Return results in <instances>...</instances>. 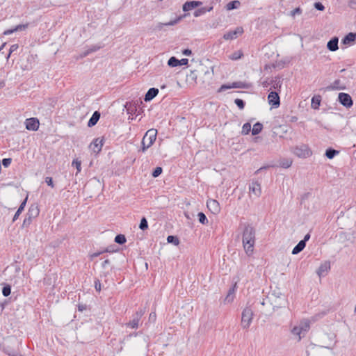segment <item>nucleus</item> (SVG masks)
Listing matches in <instances>:
<instances>
[{
	"label": "nucleus",
	"instance_id": "338daca9",
	"mask_svg": "<svg viewBox=\"0 0 356 356\" xmlns=\"http://www.w3.org/2000/svg\"><path fill=\"white\" fill-rule=\"evenodd\" d=\"M268 168V167H262V168H260L259 170H257L254 172V174H255V175H258V174H259V172H261V171H262V170H266Z\"/></svg>",
	"mask_w": 356,
	"mask_h": 356
},
{
	"label": "nucleus",
	"instance_id": "aec40b11",
	"mask_svg": "<svg viewBox=\"0 0 356 356\" xmlns=\"http://www.w3.org/2000/svg\"><path fill=\"white\" fill-rule=\"evenodd\" d=\"M207 206L213 213H218L220 210L218 202L215 200H209Z\"/></svg>",
	"mask_w": 356,
	"mask_h": 356
},
{
	"label": "nucleus",
	"instance_id": "6e6d98bb",
	"mask_svg": "<svg viewBox=\"0 0 356 356\" xmlns=\"http://www.w3.org/2000/svg\"><path fill=\"white\" fill-rule=\"evenodd\" d=\"M302 12V9L300 7H298V8H296L294 10L291 11V15L293 17L296 14H298V15L301 14Z\"/></svg>",
	"mask_w": 356,
	"mask_h": 356
},
{
	"label": "nucleus",
	"instance_id": "39448f33",
	"mask_svg": "<svg viewBox=\"0 0 356 356\" xmlns=\"http://www.w3.org/2000/svg\"><path fill=\"white\" fill-rule=\"evenodd\" d=\"M253 316V311L250 307H247L243 310L241 325L243 329H248L250 326Z\"/></svg>",
	"mask_w": 356,
	"mask_h": 356
},
{
	"label": "nucleus",
	"instance_id": "f257e3e1",
	"mask_svg": "<svg viewBox=\"0 0 356 356\" xmlns=\"http://www.w3.org/2000/svg\"><path fill=\"white\" fill-rule=\"evenodd\" d=\"M242 242L245 253L250 256L254 251L255 243V229L250 224H244Z\"/></svg>",
	"mask_w": 356,
	"mask_h": 356
},
{
	"label": "nucleus",
	"instance_id": "72a5a7b5",
	"mask_svg": "<svg viewBox=\"0 0 356 356\" xmlns=\"http://www.w3.org/2000/svg\"><path fill=\"white\" fill-rule=\"evenodd\" d=\"M240 5H241V2L239 1H238V0L232 1L226 5V9L227 10H232L234 9H236L239 7Z\"/></svg>",
	"mask_w": 356,
	"mask_h": 356
},
{
	"label": "nucleus",
	"instance_id": "bb28decb",
	"mask_svg": "<svg viewBox=\"0 0 356 356\" xmlns=\"http://www.w3.org/2000/svg\"><path fill=\"white\" fill-rule=\"evenodd\" d=\"M322 97L320 95H314L312 98L311 106L313 109H318L321 105Z\"/></svg>",
	"mask_w": 356,
	"mask_h": 356
},
{
	"label": "nucleus",
	"instance_id": "8fccbe9b",
	"mask_svg": "<svg viewBox=\"0 0 356 356\" xmlns=\"http://www.w3.org/2000/svg\"><path fill=\"white\" fill-rule=\"evenodd\" d=\"M291 163H292V161L289 159H285L284 161H282L280 162V165L282 167V168H289L291 165Z\"/></svg>",
	"mask_w": 356,
	"mask_h": 356
},
{
	"label": "nucleus",
	"instance_id": "a878e982",
	"mask_svg": "<svg viewBox=\"0 0 356 356\" xmlns=\"http://www.w3.org/2000/svg\"><path fill=\"white\" fill-rule=\"evenodd\" d=\"M272 84V88L275 90V91L280 92L281 87L282 85V79L280 76H275L274 79H273L270 82Z\"/></svg>",
	"mask_w": 356,
	"mask_h": 356
},
{
	"label": "nucleus",
	"instance_id": "864d4df0",
	"mask_svg": "<svg viewBox=\"0 0 356 356\" xmlns=\"http://www.w3.org/2000/svg\"><path fill=\"white\" fill-rule=\"evenodd\" d=\"M314 7L320 11H323L325 10V6L321 2H315L314 4Z\"/></svg>",
	"mask_w": 356,
	"mask_h": 356
},
{
	"label": "nucleus",
	"instance_id": "6e6552de",
	"mask_svg": "<svg viewBox=\"0 0 356 356\" xmlns=\"http://www.w3.org/2000/svg\"><path fill=\"white\" fill-rule=\"evenodd\" d=\"M145 314V311L142 309L137 311L134 315L133 318L129 323H126V326L127 327H130L131 329H137L139 326V322L140 321L141 317Z\"/></svg>",
	"mask_w": 356,
	"mask_h": 356
},
{
	"label": "nucleus",
	"instance_id": "cd10ccee",
	"mask_svg": "<svg viewBox=\"0 0 356 356\" xmlns=\"http://www.w3.org/2000/svg\"><path fill=\"white\" fill-rule=\"evenodd\" d=\"M234 293H235L234 287H233L229 290L227 295L224 298V300H223L224 304H225V305L230 304L234 301V297H235Z\"/></svg>",
	"mask_w": 356,
	"mask_h": 356
},
{
	"label": "nucleus",
	"instance_id": "4c0bfd02",
	"mask_svg": "<svg viewBox=\"0 0 356 356\" xmlns=\"http://www.w3.org/2000/svg\"><path fill=\"white\" fill-rule=\"evenodd\" d=\"M234 103L236 104V105L238 106V108L240 110H243L245 108V102L241 99H239V98L235 99Z\"/></svg>",
	"mask_w": 356,
	"mask_h": 356
},
{
	"label": "nucleus",
	"instance_id": "c9c22d12",
	"mask_svg": "<svg viewBox=\"0 0 356 356\" xmlns=\"http://www.w3.org/2000/svg\"><path fill=\"white\" fill-rule=\"evenodd\" d=\"M243 56V54L241 50L236 51L232 54L229 57L231 60H236L241 58Z\"/></svg>",
	"mask_w": 356,
	"mask_h": 356
},
{
	"label": "nucleus",
	"instance_id": "7c9ffc66",
	"mask_svg": "<svg viewBox=\"0 0 356 356\" xmlns=\"http://www.w3.org/2000/svg\"><path fill=\"white\" fill-rule=\"evenodd\" d=\"M339 153V151L336 150L332 147H329L326 149L325 155V156L329 159H333L336 155H337Z\"/></svg>",
	"mask_w": 356,
	"mask_h": 356
},
{
	"label": "nucleus",
	"instance_id": "bf43d9fd",
	"mask_svg": "<svg viewBox=\"0 0 356 356\" xmlns=\"http://www.w3.org/2000/svg\"><path fill=\"white\" fill-rule=\"evenodd\" d=\"M31 222H32V220L26 216V218L23 222V226L28 227L31 223Z\"/></svg>",
	"mask_w": 356,
	"mask_h": 356
},
{
	"label": "nucleus",
	"instance_id": "0eeeda50",
	"mask_svg": "<svg viewBox=\"0 0 356 356\" xmlns=\"http://www.w3.org/2000/svg\"><path fill=\"white\" fill-rule=\"evenodd\" d=\"M293 153L300 158H307L312 155V152L307 145L301 144L294 148Z\"/></svg>",
	"mask_w": 356,
	"mask_h": 356
},
{
	"label": "nucleus",
	"instance_id": "a19ab883",
	"mask_svg": "<svg viewBox=\"0 0 356 356\" xmlns=\"http://www.w3.org/2000/svg\"><path fill=\"white\" fill-rule=\"evenodd\" d=\"M167 241L170 243H173L175 245H179V240L177 236H168L167 238Z\"/></svg>",
	"mask_w": 356,
	"mask_h": 356
},
{
	"label": "nucleus",
	"instance_id": "2eb2a0df",
	"mask_svg": "<svg viewBox=\"0 0 356 356\" xmlns=\"http://www.w3.org/2000/svg\"><path fill=\"white\" fill-rule=\"evenodd\" d=\"M202 5V2L200 1H188L184 3L182 9L184 12H188Z\"/></svg>",
	"mask_w": 356,
	"mask_h": 356
},
{
	"label": "nucleus",
	"instance_id": "a18cd8bd",
	"mask_svg": "<svg viewBox=\"0 0 356 356\" xmlns=\"http://www.w3.org/2000/svg\"><path fill=\"white\" fill-rule=\"evenodd\" d=\"M139 227L142 230H145L148 227V223L145 218L141 219Z\"/></svg>",
	"mask_w": 356,
	"mask_h": 356
},
{
	"label": "nucleus",
	"instance_id": "603ef678",
	"mask_svg": "<svg viewBox=\"0 0 356 356\" xmlns=\"http://www.w3.org/2000/svg\"><path fill=\"white\" fill-rule=\"evenodd\" d=\"M19 46L17 44H14L13 45L10 46V49H9V54H8L7 56V59H8V58L10 57V56L11 55V54L14 51H15L17 49H18Z\"/></svg>",
	"mask_w": 356,
	"mask_h": 356
},
{
	"label": "nucleus",
	"instance_id": "69168bd1",
	"mask_svg": "<svg viewBox=\"0 0 356 356\" xmlns=\"http://www.w3.org/2000/svg\"><path fill=\"white\" fill-rule=\"evenodd\" d=\"M46 183L47 184L48 186L54 187L53 179H46Z\"/></svg>",
	"mask_w": 356,
	"mask_h": 356
},
{
	"label": "nucleus",
	"instance_id": "09e8293b",
	"mask_svg": "<svg viewBox=\"0 0 356 356\" xmlns=\"http://www.w3.org/2000/svg\"><path fill=\"white\" fill-rule=\"evenodd\" d=\"M11 293V288L9 285L3 286L2 289V293L5 297L8 296Z\"/></svg>",
	"mask_w": 356,
	"mask_h": 356
},
{
	"label": "nucleus",
	"instance_id": "f3484780",
	"mask_svg": "<svg viewBox=\"0 0 356 356\" xmlns=\"http://www.w3.org/2000/svg\"><path fill=\"white\" fill-rule=\"evenodd\" d=\"M40 213V209L38 208V206L37 204H31V207L29 209V211L26 213V217L31 220L33 219L37 218Z\"/></svg>",
	"mask_w": 356,
	"mask_h": 356
},
{
	"label": "nucleus",
	"instance_id": "c756f323",
	"mask_svg": "<svg viewBox=\"0 0 356 356\" xmlns=\"http://www.w3.org/2000/svg\"><path fill=\"white\" fill-rule=\"evenodd\" d=\"M125 108L129 114L134 115L137 112V106L130 102H127Z\"/></svg>",
	"mask_w": 356,
	"mask_h": 356
},
{
	"label": "nucleus",
	"instance_id": "b1692460",
	"mask_svg": "<svg viewBox=\"0 0 356 356\" xmlns=\"http://www.w3.org/2000/svg\"><path fill=\"white\" fill-rule=\"evenodd\" d=\"M159 93V89L156 88H149L145 95L144 100L147 102L152 100Z\"/></svg>",
	"mask_w": 356,
	"mask_h": 356
},
{
	"label": "nucleus",
	"instance_id": "a211bd4d",
	"mask_svg": "<svg viewBox=\"0 0 356 356\" xmlns=\"http://www.w3.org/2000/svg\"><path fill=\"white\" fill-rule=\"evenodd\" d=\"M356 42V33L350 32L346 34L341 40V43L344 45H351Z\"/></svg>",
	"mask_w": 356,
	"mask_h": 356
},
{
	"label": "nucleus",
	"instance_id": "de8ad7c7",
	"mask_svg": "<svg viewBox=\"0 0 356 356\" xmlns=\"http://www.w3.org/2000/svg\"><path fill=\"white\" fill-rule=\"evenodd\" d=\"M182 17H183L182 16H179L178 17H177L175 19L171 20V21H170L168 23L162 24V25H164V26H173V25L176 24L177 23H178L182 19Z\"/></svg>",
	"mask_w": 356,
	"mask_h": 356
},
{
	"label": "nucleus",
	"instance_id": "79ce46f5",
	"mask_svg": "<svg viewBox=\"0 0 356 356\" xmlns=\"http://www.w3.org/2000/svg\"><path fill=\"white\" fill-rule=\"evenodd\" d=\"M207 13V10H205L204 7L200 8L195 10L193 15L195 17H200L202 15H204Z\"/></svg>",
	"mask_w": 356,
	"mask_h": 356
},
{
	"label": "nucleus",
	"instance_id": "37998d69",
	"mask_svg": "<svg viewBox=\"0 0 356 356\" xmlns=\"http://www.w3.org/2000/svg\"><path fill=\"white\" fill-rule=\"evenodd\" d=\"M197 216H198L200 222H201L203 225H206L208 223V220H207L206 216L203 213H202V212L198 213Z\"/></svg>",
	"mask_w": 356,
	"mask_h": 356
},
{
	"label": "nucleus",
	"instance_id": "4d7b16f0",
	"mask_svg": "<svg viewBox=\"0 0 356 356\" xmlns=\"http://www.w3.org/2000/svg\"><path fill=\"white\" fill-rule=\"evenodd\" d=\"M348 6L353 10H356V0H349Z\"/></svg>",
	"mask_w": 356,
	"mask_h": 356
},
{
	"label": "nucleus",
	"instance_id": "ddd939ff",
	"mask_svg": "<svg viewBox=\"0 0 356 356\" xmlns=\"http://www.w3.org/2000/svg\"><path fill=\"white\" fill-rule=\"evenodd\" d=\"M104 138L102 137L95 138L92 142L90 145V147L92 149V151L95 153H99L101 152L102 147L104 145Z\"/></svg>",
	"mask_w": 356,
	"mask_h": 356
},
{
	"label": "nucleus",
	"instance_id": "4468645a",
	"mask_svg": "<svg viewBox=\"0 0 356 356\" xmlns=\"http://www.w3.org/2000/svg\"><path fill=\"white\" fill-rule=\"evenodd\" d=\"M188 63V59L187 58H182L181 60L177 59L175 56H172L169 58L168 60V65L170 67H177V66H181V65H186Z\"/></svg>",
	"mask_w": 356,
	"mask_h": 356
},
{
	"label": "nucleus",
	"instance_id": "f8f14e48",
	"mask_svg": "<svg viewBox=\"0 0 356 356\" xmlns=\"http://www.w3.org/2000/svg\"><path fill=\"white\" fill-rule=\"evenodd\" d=\"M40 122L38 118H31L25 121L26 129L29 131H37L39 128Z\"/></svg>",
	"mask_w": 356,
	"mask_h": 356
},
{
	"label": "nucleus",
	"instance_id": "5701e85b",
	"mask_svg": "<svg viewBox=\"0 0 356 356\" xmlns=\"http://www.w3.org/2000/svg\"><path fill=\"white\" fill-rule=\"evenodd\" d=\"M330 269V262L325 261L322 264L317 270V274L319 277L325 276Z\"/></svg>",
	"mask_w": 356,
	"mask_h": 356
},
{
	"label": "nucleus",
	"instance_id": "0e129e2a",
	"mask_svg": "<svg viewBox=\"0 0 356 356\" xmlns=\"http://www.w3.org/2000/svg\"><path fill=\"white\" fill-rule=\"evenodd\" d=\"M155 319H156V313L155 312H152L149 314V320L155 321Z\"/></svg>",
	"mask_w": 356,
	"mask_h": 356
},
{
	"label": "nucleus",
	"instance_id": "9b49d317",
	"mask_svg": "<svg viewBox=\"0 0 356 356\" xmlns=\"http://www.w3.org/2000/svg\"><path fill=\"white\" fill-rule=\"evenodd\" d=\"M243 28L242 26H238L234 31H229L225 33L222 38L226 40H232L237 38L239 35H241L243 33Z\"/></svg>",
	"mask_w": 356,
	"mask_h": 356
},
{
	"label": "nucleus",
	"instance_id": "4be33fe9",
	"mask_svg": "<svg viewBox=\"0 0 356 356\" xmlns=\"http://www.w3.org/2000/svg\"><path fill=\"white\" fill-rule=\"evenodd\" d=\"M339 38L337 36L332 38L327 43V48L331 51H335L339 49Z\"/></svg>",
	"mask_w": 356,
	"mask_h": 356
},
{
	"label": "nucleus",
	"instance_id": "2f4dec72",
	"mask_svg": "<svg viewBox=\"0 0 356 356\" xmlns=\"http://www.w3.org/2000/svg\"><path fill=\"white\" fill-rule=\"evenodd\" d=\"M262 129H263V124L259 122H256L253 125V127L252 129V134L253 136H256V135L259 134L262 131Z\"/></svg>",
	"mask_w": 356,
	"mask_h": 356
},
{
	"label": "nucleus",
	"instance_id": "3c124183",
	"mask_svg": "<svg viewBox=\"0 0 356 356\" xmlns=\"http://www.w3.org/2000/svg\"><path fill=\"white\" fill-rule=\"evenodd\" d=\"M232 88V83H227V84H222L220 88L218 90V92H222V91H225L226 90H228V89H231Z\"/></svg>",
	"mask_w": 356,
	"mask_h": 356
},
{
	"label": "nucleus",
	"instance_id": "58836bf2",
	"mask_svg": "<svg viewBox=\"0 0 356 356\" xmlns=\"http://www.w3.org/2000/svg\"><path fill=\"white\" fill-rule=\"evenodd\" d=\"M162 172H163V168L160 166H157L152 172V176L153 177L156 178V177H159V175H161Z\"/></svg>",
	"mask_w": 356,
	"mask_h": 356
},
{
	"label": "nucleus",
	"instance_id": "774afa93",
	"mask_svg": "<svg viewBox=\"0 0 356 356\" xmlns=\"http://www.w3.org/2000/svg\"><path fill=\"white\" fill-rule=\"evenodd\" d=\"M110 264V261L108 259H106L102 264L103 268H105L106 265Z\"/></svg>",
	"mask_w": 356,
	"mask_h": 356
},
{
	"label": "nucleus",
	"instance_id": "412c9836",
	"mask_svg": "<svg viewBox=\"0 0 356 356\" xmlns=\"http://www.w3.org/2000/svg\"><path fill=\"white\" fill-rule=\"evenodd\" d=\"M250 193L254 195L257 197H259L261 194V189L260 186V184H259L257 181H253L250 185Z\"/></svg>",
	"mask_w": 356,
	"mask_h": 356
},
{
	"label": "nucleus",
	"instance_id": "1a4fd4ad",
	"mask_svg": "<svg viewBox=\"0 0 356 356\" xmlns=\"http://www.w3.org/2000/svg\"><path fill=\"white\" fill-rule=\"evenodd\" d=\"M339 102L346 108L352 107L353 105V101L351 96L345 92H340L338 95Z\"/></svg>",
	"mask_w": 356,
	"mask_h": 356
},
{
	"label": "nucleus",
	"instance_id": "f704fd0d",
	"mask_svg": "<svg viewBox=\"0 0 356 356\" xmlns=\"http://www.w3.org/2000/svg\"><path fill=\"white\" fill-rule=\"evenodd\" d=\"M249 84L243 81H236L232 83V88H248Z\"/></svg>",
	"mask_w": 356,
	"mask_h": 356
},
{
	"label": "nucleus",
	"instance_id": "ea45409f",
	"mask_svg": "<svg viewBox=\"0 0 356 356\" xmlns=\"http://www.w3.org/2000/svg\"><path fill=\"white\" fill-rule=\"evenodd\" d=\"M115 242L118 244H124L126 242V238L123 234H118L115 238Z\"/></svg>",
	"mask_w": 356,
	"mask_h": 356
},
{
	"label": "nucleus",
	"instance_id": "473e14b6",
	"mask_svg": "<svg viewBox=\"0 0 356 356\" xmlns=\"http://www.w3.org/2000/svg\"><path fill=\"white\" fill-rule=\"evenodd\" d=\"M305 244L304 241H300L293 249L292 254H297L300 252L305 248Z\"/></svg>",
	"mask_w": 356,
	"mask_h": 356
},
{
	"label": "nucleus",
	"instance_id": "e433bc0d",
	"mask_svg": "<svg viewBox=\"0 0 356 356\" xmlns=\"http://www.w3.org/2000/svg\"><path fill=\"white\" fill-rule=\"evenodd\" d=\"M250 131H252L251 124L250 122L245 123L242 127V135H248Z\"/></svg>",
	"mask_w": 356,
	"mask_h": 356
},
{
	"label": "nucleus",
	"instance_id": "20e7f679",
	"mask_svg": "<svg viewBox=\"0 0 356 356\" xmlns=\"http://www.w3.org/2000/svg\"><path fill=\"white\" fill-rule=\"evenodd\" d=\"M268 300L273 305L274 310L284 307L286 302L284 296L281 293L277 296L275 293H273L268 296Z\"/></svg>",
	"mask_w": 356,
	"mask_h": 356
},
{
	"label": "nucleus",
	"instance_id": "13d9d810",
	"mask_svg": "<svg viewBox=\"0 0 356 356\" xmlns=\"http://www.w3.org/2000/svg\"><path fill=\"white\" fill-rule=\"evenodd\" d=\"M95 288L97 291L99 292L101 291V282L99 280L95 281Z\"/></svg>",
	"mask_w": 356,
	"mask_h": 356
},
{
	"label": "nucleus",
	"instance_id": "f03ea898",
	"mask_svg": "<svg viewBox=\"0 0 356 356\" xmlns=\"http://www.w3.org/2000/svg\"><path fill=\"white\" fill-rule=\"evenodd\" d=\"M310 328V323L307 319H302L297 325H294L291 332L295 339L300 341L302 338L305 337Z\"/></svg>",
	"mask_w": 356,
	"mask_h": 356
},
{
	"label": "nucleus",
	"instance_id": "680f3d73",
	"mask_svg": "<svg viewBox=\"0 0 356 356\" xmlns=\"http://www.w3.org/2000/svg\"><path fill=\"white\" fill-rule=\"evenodd\" d=\"M14 32H15V27L13 29H10L6 30L3 32V35H10V34L13 33Z\"/></svg>",
	"mask_w": 356,
	"mask_h": 356
},
{
	"label": "nucleus",
	"instance_id": "393cba45",
	"mask_svg": "<svg viewBox=\"0 0 356 356\" xmlns=\"http://www.w3.org/2000/svg\"><path fill=\"white\" fill-rule=\"evenodd\" d=\"M100 116H101V114H100L99 111H95L88 122V124H87L88 127H94L99 121Z\"/></svg>",
	"mask_w": 356,
	"mask_h": 356
},
{
	"label": "nucleus",
	"instance_id": "7ed1b4c3",
	"mask_svg": "<svg viewBox=\"0 0 356 356\" xmlns=\"http://www.w3.org/2000/svg\"><path fill=\"white\" fill-rule=\"evenodd\" d=\"M157 131L154 129H149L143 136L142 140V149L141 150L144 152L149 147H150L156 139Z\"/></svg>",
	"mask_w": 356,
	"mask_h": 356
},
{
	"label": "nucleus",
	"instance_id": "c03bdc74",
	"mask_svg": "<svg viewBox=\"0 0 356 356\" xmlns=\"http://www.w3.org/2000/svg\"><path fill=\"white\" fill-rule=\"evenodd\" d=\"M81 161L80 160H79L78 159L73 160L72 166H74L76 168L77 172H81Z\"/></svg>",
	"mask_w": 356,
	"mask_h": 356
},
{
	"label": "nucleus",
	"instance_id": "c85d7f7f",
	"mask_svg": "<svg viewBox=\"0 0 356 356\" xmlns=\"http://www.w3.org/2000/svg\"><path fill=\"white\" fill-rule=\"evenodd\" d=\"M27 199H28V197L26 196V197L21 203L19 207L18 208L17 211H16V213H15V216L13 217V221H15L18 218V217L19 216V215L21 214L22 211L24 209V207H25L26 204Z\"/></svg>",
	"mask_w": 356,
	"mask_h": 356
},
{
	"label": "nucleus",
	"instance_id": "423d86ee",
	"mask_svg": "<svg viewBox=\"0 0 356 356\" xmlns=\"http://www.w3.org/2000/svg\"><path fill=\"white\" fill-rule=\"evenodd\" d=\"M17 341L15 339H7L3 343V350L10 356H21V354L15 348L11 347V345H16Z\"/></svg>",
	"mask_w": 356,
	"mask_h": 356
},
{
	"label": "nucleus",
	"instance_id": "6ab92c4d",
	"mask_svg": "<svg viewBox=\"0 0 356 356\" xmlns=\"http://www.w3.org/2000/svg\"><path fill=\"white\" fill-rule=\"evenodd\" d=\"M104 47V45L103 44H92L91 46H90L86 51H84L81 54V58H84V57H86L88 56L89 54H90L91 53H93V52H95L99 49H101L102 48H103Z\"/></svg>",
	"mask_w": 356,
	"mask_h": 356
},
{
	"label": "nucleus",
	"instance_id": "e2e57ef3",
	"mask_svg": "<svg viewBox=\"0 0 356 356\" xmlns=\"http://www.w3.org/2000/svg\"><path fill=\"white\" fill-rule=\"evenodd\" d=\"M310 238V234H307L304 237V239L303 240H301L300 241H304L305 242V244L306 245V242L307 241H309V239Z\"/></svg>",
	"mask_w": 356,
	"mask_h": 356
},
{
	"label": "nucleus",
	"instance_id": "5fc2aeb1",
	"mask_svg": "<svg viewBox=\"0 0 356 356\" xmlns=\"http://www.w3.org/2000/svg\"><path fill=\"white\" fill-rule=\"evenodd\" d=\"M12 162V159L11 158H5L2 160V165L5 167V168H7L8 167L10 163Z\"/></svg>",
	"mask_w": 356,
	"mask_h": 356
},
{
	"label": "nucleus",
	"instance_id": "9d476101",
	"mask_svg": "<svg viewBox=\"0 0 356 356\" xmlns=\"http://www.w3.org/2000/svg\"><path fill=\"white\" fill-rule=\"evenodd\" d=\"M268 104L273 108H278L280 105V98L277 91H271L268 95Z\"/></svg>",
	"mask_w": 356,
	"mask_h": 356
},
{
	"label": "nucleus",
	"instance_id": "052dcab7",
	"mask_svg": "<svg viewBox=\"0 0 356 356\" xmlns=\"http://www.w3.org/2000/svg\"><path fill=\"white\" fill-rule=\"evenodd\" d=\"M182 54L185 56H191L192 51L190 49H184L182 50Z\"/></svg>",
	"mask_w": 356,
	"mask_h": 356
},
{
	"label": "nucleus",
	"instance_id": "49530a36",
	"mask_svg": "<svg viewBox=\"0 0 356 356\" xmlns=\"http://www.w3.org/2000/svg\"><path fill=\"white\" fill-rule=\"evenodd\" d=\"M29 25V23H26L25 24L17 25L16 26H15V32L16 31H24V30H26L28 28Z\"/></svg>",
	"mask_w": 356,
	"mask_h": 356
},
{
	"label": "nucleus",
	"instance_id": "dca6fc26",
	"mask_svg": "<svg viewBox=\"0 0 356 356\" xmlns=\"http://www.w3.org/2000/svg\"><path fill=\"white\" fill-rule=\"evenodd\" d=\"M346 86L341 84L340 79H336L332 84L325 88V91L345 90Z\"/></svg>",
	"mask_w": 356,
	"mask_h": 356
}]
</instances>
